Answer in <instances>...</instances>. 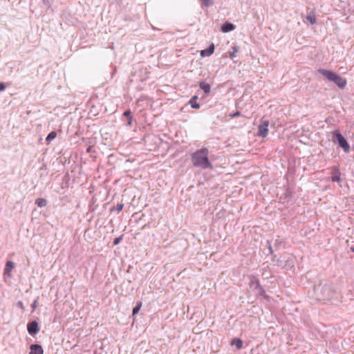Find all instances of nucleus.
Returning a JSON list of instances; mask_svg holds the SVG:
<instances>
[{"instance_id":"nucleus-30","label":"nucleus","mask_w":354,"mask_h":354,"mask_svg":"<svg viewBox=\"0 0 354 354\" xmlns=\"http://www.w3.org/2000/svg\"><path fill=\"white\" fill-rule=\"evenodd\" d=\"M17 306L19 308L21 309L22 310H25V307H24V304H23V302H22L21 301H17Z\"/></svg>"},{"instance_id":"nucleus-38","label":"nucleus","mask_w":354,"mask_h":354,"mask_svg":"<svg viewBox=\"0 0 354 354\" xmlns=\"http://www.w3.org/2000/svg\"><path fill=\"white\" fill-rule=\"evenodd\" d=\"M256 354H261L260 353H257Z\"/></svg>"},{"instance_id":"nucleus-23","label":"nucleus","mask_w":354,"mask_h":354,"mask_svg":"<svg viewBox=\"0 0 354 354\" xmlns=\"http://www.w3.org/2000/svg\"><path fill=\"white\" fill-rule=\"evenodd\" d=\"M232 51L229 52V56L231 59H234L236 57V53L239 51V47L236 45L232 47Z\"/></svg>"},{"instance_id":"nucleus-9","label":"nucleus","mask_w":354,"mask_h":354,"mask_svg":"<svg viewBox=\"0 0 354 354\" xmlns=\"http://www.w3.org/2000/svg\"><path fill=\"white\" fill-rule=\"evenodd\" d=\"M215 50V46L213 43L209 45V46L200 51V55L202 57H209L212 55Z\"/></svg>"},{"instance_id":"nucleus-31","label":"nucleus","mask_w":354,"mask_h":354,"mask_svg":"<svg viewBox=\"0 0 354 354\" xmlns=\"http://www.w3.org/2000/svg\"><path fill=\"white\" fill-rule=\"evenodd\" d=\"M6 88V84L4 82H0V91H3Z\"/></svg>"},{"instance_id":"nucleus-15","label":"nucleus","mask_w":354,"mask_h":354,"mask_svg":"<svg viewBox=\"0 0 354 354\" xmlns=\"http://www.w3.org/2000/svg\"><path fill=\"white\" fill-rule=\"evenodd\" d=\"M15 263L12 261H8L4 268V275L10 276V272L14 268Z\"/></svg>"},{"instance_id":"nucleus-34","label":"nucleus","mask_w":354,"mask_h":354,"mask_svg":"<svg viewBox=\"0 0 354 354\" xmlns=\"http://www.w3.org/2000/svg\"><path fill=\"white\" fill-rule=\"evenodd\" d=\"M91 149L92 147H88L87 149H86V151L87 152H90L91 151Z\"/></svg>"},{"instance_id":"nucleus-24","label":"nucleus","mask_w":354,"mask_h":354,"mask_svg":"<svg viewBox=\"0 0 354 354\" xmlns=\"http://www.w3.org/2000/svg\"><path fill=\"white\" fill-rule=\"evenodd\" d=\"M306 19L308 22H316V17L314 12L311 11L306 17Z\"/></svg>"},{"instance_id":"nucleus-28","label":"nucleus","mask_w":354,"mask_h":354,"mask_svg":"<svg viewBox=\"0 0 354 354\" xmlns=\"http://www.w3.org/2000/svg\"><path fill=\"white\" fill-rule=\"evenodd\" d=\"M240 115H241V113L239 111H236L230 114V117L231 118H234L239 117Z\"/></svg>"},{"instance_id":"nucleus-7","label":"nucleus","mask_w":354,"mask_h":354,"mask_svg":"<svg viewBox=\"0 0 354 354\" xmlns=\"http://www.w3.org/2000/svg\"><path fill=\"white\" fill-rule=\"evenodd\" d=\"M39 323L36 320L30 321L27 324V330L31 336H35L39 332Z\"/></svg>"},{"instance_id":"nucleus-18","label":"nucleus","mask_w":354,"mask_h":354,"mask_svg":"<svg viewBox=\"0 0 354 354\" xmlns=\"http://www.w3.org/2000/svg\"><path fill=\"white\" fill-rule=\"evenodd\" d=\"M35 204L39 207H44L47 205V201L43 198H38L35 200Z\"/></svg>"},{"instance_id":"nucleus-32","label":"nucleus","mask_w":354,"mask_h":354,"mask_svg":"<svg viewBox=\"0 0 354 354\" xmlns=\"http://www.w3.org/2000/svg\"><path fill=\"white\" fill-rule=\"evenodd\" d=\"M43 3L44 5L47 6H50V1L49 0H43Z\"/></svg>"},{"instance_id":"nucleus-4","label":"nucleus","mask_w":354,"mask_h":354,"mask_svg":"<svg viewBox=\"0 0 354 354\" xmlns=\"http://www.w3.org/2000/svg\"><path fill=\"white\" fill-rule=\"evenodd\" d=\"M331 141L334 143H337L338 147L342 148L345 153H349L351 149L350 145L340 131L335 129L331 132Z\"/></svg>"},{"instance_id":"nucleus-21","label":"nucleus","mask_w":354,"mask_h":354,"mask_svg":"<svg viewBox=\"0 0 354 354\" xmlns=\"http://www.w3.org/2000/svg\"><path fill=\"white\" fill-rule=\"evenodd\" d=\"M268 250L269 251V254L272 255V261H275L276 254H274V250L271 245V243L270 241H267Z\"/></svg>"},{"instance_id":"nucleus-20","label":"nucleus","mask_w":354,"mask_h":354,"mask_svg":"<svg viewBox=\"0 0 354 354\" xmlns=\"http://www.w3.org/2000/svg\"><path fill=\"white\" fill-rule=\"evenodd\" d=\"M276 250H278L281 246L285 247V243L284 241L279 237L275 240L274 244Z\"/></svg>"},{"instance_id":"nucleus-10","label":"nucleus","mask_w":354,"mask_h":354,"mask_svg":"<svg viewBox=\"0 0 354 354\" xmlns=\"http://www.w3.org/2000/svg\"><path fill=\"white\" fill-rule=\"evenodd\" d=\"M133 115L132 112L130 109L126 110L123 114H122V120L124 121L126 120V125L128 127L132 126V122H133Z\"/></svg>"},{"instance_id":"nucleus-5","label":"nucleus","mask_w":354,"mask_h":354,"mask_svg":"<svg viewBox=\"0 0 354 354\" xmlns=\"http://www.w3.org/2000/svg\"><path fill=\"white\" fill-rule=\"evenodd\" d=\"M250 288L258 291V295L262 297L266 301H270V297L266 294L265 289L261 285L259 279L255 276H251L249 282Z\"/></svg>"},{"instance_id":"nucleus-29","label":"nucleus","mask_w":354,"mask_h":354,"mask_svg":"<svg viewBox=\"0 0 354 354\" xmlns=\"http://www.w3.org/2000/svg\"><path fill=\"white\" fill-rule=\"evenodd\" d=\"M203 3L205 6L208 7V6H211L213 3V1H212V0H203Z\"/></svg>"},{"instance_id":"nucleus-26","label":"nucleus","mask_w":354,"mask_h":354,"mask_svg":"<svg viewBox=\"0 0 354 354\" xmlns=\"http://www.w3.org/2000/svg\"><path fill=\"white\" fill-rule=\"evenodd\" d=\"M123 238H124V234H121L120 236L114 239V240L113 241V245H118L123 240Z\"/></svg>"},{"instance_id":"nucleus-25","label":"nucleus","mask_w":354,"mask_h":354,"mask_svg":"<svg viewBox=\"0 0 354 354\" xmlns=\"http://www.w3.org/2000/svg\"><path fill=\"white\" fill-rule=\"evenodd\" d=\"M123 208H124V204L121 203H118V205L116 206L111 207L110 210H111V212H113V211L120 212V211H122Z\"/></svg>"},{"instance_id":"nucleus-6","label":"nucleus","mask_w":354,"mask_h":354,"mask_svg":"<svg viewBox=\"0 0 354 354\" xmlns=\"http://www.w3.org/2000/svg\"><path fill=\"white\" fill-rule=\"evenodd\" d=\"M270 122L268 120H261L258 127V136L262 138H266L268 133V126Z\"/></svg>"},{"instance_id":"nucleus-33","label":"nucleus","mask_w":354,"mask_h":354,"mask_svg":"<svg viewBox=\"0 0 354 354\" xmlns=\"http://www.w3.org/2000/svg\"><path fill=\"white\" fill-rule=\"evenodd\" d=\"M274 262H276V264L277 266H279L280 263L281 262V261H280L279 259L277 258V257H275V261H273Z\"/></svg>"},{"instance_id":"nucleus-14","label":"nucleus","mask_w":354,"mask_h":354,"mask_svg":"<svg viewBox=\"0 0 354 354\" xmlns=\"http://www.w3.org/2000/svg\"><path fill=\"white\" fill-rule=\"evenodd\" d=\"M236 26L234 24H222L221 30L223 32H229L235 29Z\"/></svg>"},{"instance_id":"nucleus-35","label":"nucleus","mask_w":354,"mask_h":354,"mask_svg":"<svg viewBox=\"0 0 354 354\" xmlns=\"http://www.w3.org/2000/svg\"><path fill=\"white\" fill-rule=\"evenodd\" d=\"M350 250H351L352 252H353V253H354V246H351V247L350 248Z\"/></svg>"},{"instance_id":"nucleus-36","label":"nucleus","mask_w":354,"mask_h":354,"mask_svg":"<svg viewBox=\"0 0 354 354\" xmlns=\"http://www.w3.org/2000/svg\"><path fill=\"white\" fill-rule=\"evenodd\" d=\"M152 28L155 29V27L152 25V24H149Z\"/></svg>"},{"instance_id":"nucleus-37","label":"nucleus","mask_w":354,"mask_h":354,"mask_svg":"<svg viewBox=\"0 0 354 354\" xmlns=\"http://www.w3.org/2000/svg\"><path fill=\"white\" fill-rule=\"evenodd\" d=\"M115 71V69H114L113 72H112V75L114 74Z\"/></svg>"},{"instance_id":"nucleus-12","label":"nucleus","mask_w":354,"mask_h":354,"mask_svg":"<svg viewBox=\"0 0 354 354\" xmlns=\"http://www.w3.org/2000/svg\"><path fill=\"white\" fill-rule=\"evenodd\" d=\"M198 86L201 90L203 91V93L206 96L209 95L211 92V85L209 84L204 81H200L198 82Z\"/></svg>"},{"instance_id":"nucleus-1","label":"nucleus","mask_w":354,"mask_h":354,"mask_svg":"<svg viewBox=\"0 0 354 354\" xmlns=\"http://www.w3.org/2000/svg\"><path fill=\"white\" fill-rule=\"evenodd\" d=\"M209 149L203 147L190 154L191 162L195 168L201 169H213V165L209 158Z\"/></svg>"},{"instance_id":"nucleus-13","label":"nucleus","mask_w":354,"mask_h":354,"mask_svg":"<svg viewBox=\"0 0 354 354\" xmlns=\"http://www.w3.org/2000/svg\"><path fill=\"white\" fill-rule=\"evenodd\" d=\"M198 100V95H195L192 96L190 100H189V104L191 106V107L194 109H198L201 107V104L197 102Z\"/></svg>"},{"instance_id":"nucleus-16","label":"nucleus","mask_w":354,"mask_h":354,"mask_svg":"<svg viewBox=\"0 0 354 354\" xmlns=\"http://www.w3.org/2000/svg\"><path fill=\"white\" fill-rule=\"evenodd\" d=\"M292 198V191L290 187H286L284 190V198L289 202Z\"/></svg>"},{"instance_id":"nucleus-11","label":"nucleus","mask_w":354,"mask_h":354,"mask_svg":"<svg viewBox=\"0 0 354 354\" xmlns=\"http://www.w3.org/2000/svg\"><path fill=\"white\" fill-rule=\"evenodd\" d=\"M29 354H44V349L41 345L32 344L30 346Z\"/></svg>"},{"instance_id":"nucleus-8","label":"nucleus","mask_w":354,"mask_h":354,"mask_svg":"<svg viewBox=\"0 0 354 354\" xmlns=\"http://www.w3.org/2000/svg\"><path fill=\"white\" fill-rule=\"evenodd\" d=\"M331 170V176L330 178V180L332 182H336V183H342V179L341 178V172L339 171L338 166H332L330 167Z\"/></svg>"},{"instance_id":"nucleus-27","label":"nucleus","mask_w":354,"mask_h":354,"mask_svg":"<svg viewBox=\"0 0 354 354\" xmlns=\"http://www.w3.org/2000/svg\"><path fill=\"white\" fill-rule=\"evenodd\" d=\"M38 299H39V297H37L32 303V304H31L32 312L35 311L36 310V308H37Z\"/></svg>"},{"instance_id":"nucleus-22","label":"nucleus","mask_w":354,"mask_h":354,"mask_svg":"<svg viewBox=\"0 0 354 354\" xmlns=\"http://www.w3.org/2000/svg\"><path fill=\"white\" fill-rule=\"evenodd\" d=\"M141 307H142V302L141 301H138L136 303V306L133 307V308L132 315L135 316L136 314H138V312L140 311Z\"/></svg>"},{"instance_id":"nucleus-19","label":"nucleus","mask_w":354,"mask_h":354,"mask_svg":"<svg viewBox=\"0 0 354 354\" xmlns=\"http://www.w3.org/2000/svg\"><path fill=\"white\" fill-rule=\"evenodd\" d=\"M57 137V132L55 131H50L46 138V141L49 143Z\"/></svg>"},{"instance_id":"nucleus-17","label":"nucleus","mask_w":354,"mask_h":354,"mask_svg":"<svg viewBox=\"0 0 354 354\" xmlns=\"http://www.w3.org/2000/svg\"><path fill=\"white\" fill-rule=\"evenodd\" d=\"M231 345L236 346L237 349L243 348V341L240 338H234L231 342Z\"/></svg>"},{"instance_id":"nucleus-3","label":"nucleus","mask_w":354,"mask_h":354,"mask_svg":"<svg viewBox=\"0 0 354 354\" xmlns=\"http://www.w3.org/2000/svg\"><path fill=\"white\" fill-rule=\"evenodd\" d=\"M319 73L327 78L328 80L334 82L339 88L343 89L346 85V78L342 77L339 74L324 68H319Z\"/></svg>"},{"instance_id":"nucleus-2","label":"nucleus","mask_w":354,"mask_h":354,"mask_svg":"<svg viewBox=\"0 0 354 354\" xmlns=\"http://www.w3.org/2000/svg\"><path fill=\"white\" fill-rule=\"evenodd\" d=\"M315 294L319 301H329L334 295L335 291L329 283H319L315 286Z\"/></svg>"}]
</instances>
